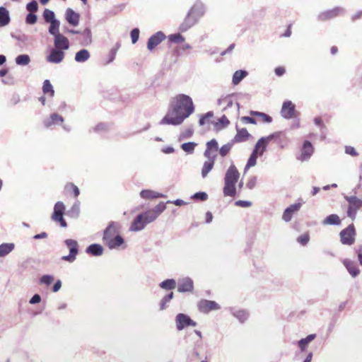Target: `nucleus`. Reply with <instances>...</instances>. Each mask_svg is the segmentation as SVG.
<instances>
[{
  "label": "nucleus",
  "instance_id": "ddd939ff",
  "mask_svg": "<svg viewBox=\"0 0 362 362\" xmlns=\"http://www.w3.org/2000/svg\"><path fill=\"white\" fill-rule=\"evenodd\" d=\"M206 12V7L204 4L200 1L196 2L188 11V13L190 14L196 21L203 17Z\"/></svg>",
  "mask_w": 362,
  "mask_h": 362
},
{
  "label": "nucleus",
  "instance_id": "a18cd8bd",
  "mask_svg": "<svg viewBox=\"0 0 362 362\" xmlns=\"http://www.w3.org/2000/svg\"><path fill=\"white\" fill-rule=\"evenodd\" d=\"M160 287L166 289L172 290L176 286V281L174 279H166L160 284Z\"/></svg>",
  "mask_w": 362,
  "mask_h": 362
},
{
  "label": "nucleus",
  "instance_id": "aec40b11",
  "mask_svg": "<svg viewBox=\"0 0 362 362\" xmlns=\"http://www.w3.org/2000/svg\"><path fill=\"white\" fill-rule=\"evenodd\" d=\"M301 207L300 203H295L287 207L283 214L282 219L285 222H289L295 213H296Z\"/></svg>",
  "mask_w": 362,
  "mask_h": 362
},
{
  "label": "nucleus",
  "instance_id": "e2e57ef3",
  "mask_svg": "<svg viewBox=\"0 0 362 362\" xmlns=\"http://www.w3.org/2000/svg\"><path fill=\"white\" fill-rule=\"evenodd\" d=\"M139 37V30L138 28H134L131 31V38L133 44H135Z\"/></svg>",
  "mask_w": 362,
  "mask_h": 362
},
{
  "label": "nucleus",
  "instance_id": "9b49d317",
  "mask_svg": "<svg viewBox=\"0 0 362 362\" xmlns=\"http://www.w3.org/2000/svg\"><path fill=\"white\" fill-rule=\"evenodd\" d=\"M65 57V52L54 47L49 49V54L46 56V61L51 64H60Z\"/></svg>",
  "mask_w": 362,
  "mask_h": 362
},
{
  "label": "nucleus",
  "instance_id": "6e6552de",
  "mask_svg": "<svg viewBox=\"0 0 362 362\" xmlns=\"http://www.w3.org/2000/svg\"><path fill=\"white\" fill-rule=\"evenodd\" d=\"M278 134H270L267 136L260 138L255 145L253 152L259 156H262L267 150V145L273 140L274 137L277 136Z\"/></svg>",
  "mask_w": 362,
  "mask_h": 362
},
{
  "label": "nucleus",
  "instance_id": "603ef678",
  "mask_svg": "<svg viewBox=\"0 0 362 362\" xmlns=\"http://www.w3.org/2000/svg\"><path fill=\"white\" fill-rule=\"evenodd\" d=\"M233 144L234 143H233V141H232L231 143H228V144H224L223 146H222L221 147V148L219 149L220 155L222 157L226 156L229 153V151H230Z\"/></svg>",
  "mask_w": 362,
  "mask_h": 362
},
{
  "label": "nucleus",
  "instance_id": "69168bd1",
  "mask_svg": "<svg viewBox=\"0 0 362 362\" xmlns=\"http://www.w3.org/2000/svg\"><path fill=\"white\" fill-rule=\"evenodd\" d=\"M309 235L308 233H305L303 235H301L300 236H299L297 239V241L303 245H305L308 241H309Z\"/></svg>",
  "mask_w": 362,
  "mask_h": 362
},
{
  "label": "nucleus",
  "instance_id": "412c9836",
  "mask_svg": "<svg viewBox=\"0 0 362 362\" xmlns=\"http://www.w3.org/2000/svg\"><path fill=\"white\" fill-rule=\"evenodd\" d=\"M313 151L314 149L311 143L308 141H305L298 159L301 161L308 160L313 153Z\"/></svg>",
  "mask_w": 362,
  "mask_h": 362
},
{
  "label": "nucleus",
  "instance_id": "0e129e2a",
  "mask_svg": "<svg viewBox=\"0 0 362 362\" xmlns=\"http://www.w3.org/2000/svg\"><path fill=\"white\" fill-rule=\"evenodd\" d=\"M12 37L21 43L25 44L28 40V36L25 34L12 35Z\"/></svg>",
  "mask_w": 362,
  "mask_h": 362
},
{
  "label": "nucleus",
  "instance_id": "6ab92c4d",
  "mask_svg": "<svg viewBox=\"0 0 362 362\" xmlns=\"http://www.w3.org/2000/svg\"><path fill=\"white\" fill-rule=\"evenodd\" d=\"M165 38V35L161 31H158L150 37L147 43V48L152 51L157 45H158Z\"/></svg>",
  "mask_w": 362,
  "mask_h": 362
},
{
  "label": "nucleus",
  "instance_id": "bf43d9fd",
  "mask_svg": "<svg viewBox=\"0 0 362 362\" xmlns=\"http://www.w3.org/2000/svg\"><path fill=\"white\" fill-rule=\"evenodd\" d=\"M65 189L66 191L72 190L75 197H78L80 194L79 189L76 185H74L73 183H69L66 185Z\"/></svg>",
  "mask_w": 362,
  "mask_h": 362
},
{
  "label": "nucleus",
  "instance_id": "c85d7f7f",
  "mask_svg": "<svg viewBox=\"0 0 362 362\" xmlns=\"http://www.w3.org/2000/svg\"><path fill=\"white\" fill-rule=\"evenodd\" d=\"M207 160L204 163L203 167L202 168V176L203 178H205L209 172L213 169L214 163L216 158H206Z\"/></svg>",
  "mask_w": 362,
  "mask_h": 362
},
{
  "label": "nucleus",
  "instance_id": "6e6d98bb",
  "mask_svg": "<svg viewBox=\"0 0 362 362\" xmlns=\"http://www.w3.org/2000/svg\"><path fill=\"white\" fill-rule=\"evenodd\" d=\"M26 9L30 13H34L35 12H37L38 10V4L35 0H33L26 5Z\"/></svg>",
  "mask_w": 362,
  "mask_h": 362
},
{
  "label": "nucleus",
  "instance_id": "5701e85b",
  "mask_svg": "<svg viewBox=\"0 0 362 362\" xmlns=\"http://www.w3.org/2000/svg\"><path fill=\"white\" fill-rule=\"evenodd\" d=\"M146 225L147 223H145L144 218H142L140 214H139L132 221L129 230L131 231L138 232L143 230Z\"/></svg>",
  "mask_w": 362,
  "mask_h": 362
},
{
  "label": "nucleus",
  "instance_id": "13d9d810",
  "mask_svg": "<svg viewBox=\"0 0 362 362\" xmlns=\"http://www.w3.org/2000/svg\"><path fill=\"white\" fill-rule=\"evenodd\" d=\"M168 38L171 42H175V43L182 42L185 40V38L183 37V36L182 35H180V33L170 35H169Z\"/></svg>",
  "mask_w": 362,
  "mask_h": 362
},
{
  "label": "nucleus",
  "instance_id": "4c0bfd02",
  "mask_svg": "<svg viewBox=\"0 0 362 362\" xmlns=\"http://www.w3.org/2000/svg\"><path fill=\"white\" fill-rule=\"evenodd\" d=\"M247 76V72L244 70L236 71L233 76V83L238 85L245 77Z\"/></svg>",
  "mask_w": 362,
  "mask_h": 362
},
{
  "label": "nucleus",
  "instance_id": "0eeeda50",
  "mask_svg": "<svg viewBox=\"0 0 362 362\" xmlns=\"http://www.w3.org/2000/svg\"><path fill=\"white\" fill-rule=\"evenodd\" d=\"M65 211V206L63 202H57L54 207V212L52 215V219L59 223L60 226L63 228L67 226L66 222L63 218V215Z\"/></svg>",
  "mask_w": 362,
  "mask_h": 362
},
{
  "label": "nucleus",
  "instance_id": "bb28decb",
  "mask_svg": "<svg viewBox=\"0 0 362 362\" xmlns=\"http://www.w3.org/2000/svg\"><path fill=\"white\" fill-rule=\"evenodd\" d=\"M343 264L352 277H356L359 274L360 270L351 260L349 259H344L343 260Z\"/></svg>",
  "mask_w": 362,
  "mask_h": 362
},
{
  "label": "nucleus",
  "instance_id": "79ce46f5",
  "mask_svg": "<svg viewBox=\"0 0 362 362\" xmlns=\"http://www.w3.org/2000/svg\"><path fill=\"white\" fill-rule=\"evenodd\" d=\"M15 62L18 66H27L30 62V57L28 54H20L16 57Z\"/></svg>",
  "mask_w": 362,
  "mask_h": 362
},
{
  "label": "nucleus",
  "instance_id": "8fccbe9b",
  "mask_svg": "<svg viewBox=\"0 0 362 362\" xmlns=\"http://www.w3.org/2000/svg\"><path fill=\"white\" fill-rule=\"evenodd\" d=\"M197 144L194 142H187L182 144V149L187 153H192Z\"/></svg>",
  "mask_w": 362,
  "mask_h": 362
},
{
  "label": "nucleus",
  "instance_id": "20e7f679",
  "mask_svg": "<svg viewBox=\"0 0 362 362\" xmlns=\"http://www.w3.org/2000/svg\"><path fill=\"white\" fill-rule=\"evenodd\" d=\"M345 200L348 202L347 216L351 220H354L358 210L362 208V199L355 195H344Z\"/></svg>",
  "mask_w": 362,
  "mask_h": 362
},
{
  "label": "nucleus",
  "instance_id": "f8f14e48",
  "mask_svg": "<svg viewBox=\"0 0 362 362\" xmlns=\"http://www.w3.org/2000/svg\"><path fill=\"white\" fill-rule=\"evenodd\" d=\"M198 309L201 313H209L212 310L220 309V305L215 301L202 300L198 303Z\"/></svg>",
  "mask_w": 362,
  "mask_h": 362
},
{
  "label": "nucleus",
  "instance_id": "f3484780",
  "mask_svg": "<svg viewBox=\"0 0 362 362\" xmlns=\"http://www.w3.org/2000/svg\"><path fill=\"white\" fill-rule=\"evenodd\" d=\"M218 149V142L216 139H211L206 143V148L204 153L205 158H216Z\"/></svg>",
  "mask_w": 362,
  "mask_h": 362
},
{
  "label": "nucleus",
  "instance_id": "4468645a",
  "mask_svg": "<svg viewBox=\"0 0 362 362\" xmlns=\"http://www.w3.org/2000/svg\"><path fill=\"white\" fill-rule=\"evenodd\" d=\"M194 289V283L191 278L184 277L177 281V291L180 293L192 292Z\"/></svg>",
  "mask_w": 362,
  "mask_h": 362
},
{
  "label": "nucleus",
  "instance_id": "c9c22d12",
  "mask_svg": "<svg viewBox=\"0 0 362 362\" xmlns=\"http://www.w3.org/2000/svg\"><path fill=\"white\" fill-rule=\"evenodd\" d=\"M250 115L257 117V122L270 123L272 121V117L264 112L250 111Z\"/></svg>",
  "mask_w": 362,
  "mask_h": 362
},
{
  "label": "nucleus",
  "instance_id": "f03ea898",
  "mask_svg": "<svg viewBox=\"0 0 362 362\" xmlns=\"http://www.w3.org/2000/svg\"><path fill=\"white\" fill-rule=\"evenodd\" d=\"M240 177V173L238 172L235 165L232 163L226 170L224 177V187L223 193L225 197H235L236 194L235 185Z\"/></svg>",
  "mask_w": 362,
  "mask_h": 362
},
{
  "label": "nucleus",
  "instance_id": "7c9ffc66",
  "mask_svg": "<svg viewBox=\"0 0 362 362\" xmlns=\"http://www.w3.org/2000/svg\"><path fill=\"white\" fill-rule=\"evenodd\" d=\"M10 21L11 18L9 11L6 9V8L0 6V28L8 25Z\"/></svg>",
  "mask_w": 362,
  "mask_h": 362
},
{
  "label": "nucleus",
  "instance_id": "dca6fc26",
  "mask_svg": "<svg viewBox=\"0 0 362 362\" xmlns=\"http://www.w3.org/2000/svg\"><path fill=\"white\" fill-rule=\"evenodd\" d=\"M69 41L66 37L62 34L57 35L54 37V48L66 51L69 48Z\"/></svg>",
  "mask_w": 362,
  "mask_h": 362
},
{
  "label": "nucleus",
  "instance_id": "338daca9",
  "mask_svg": "<svg viewBox=\"0 0 362 362\" xmlns=\"http://www.w3.org/2000/svg\"><path fill=\"white\" fill-rule=\"evenodd\" d=\"M193 134V129L191 128L187 129L185 132L181 133L180 136V139H185L187 138H189Z\"/></svg>",
  "mask_w": 362,
  "mask_h": 362
},
{
  "label": "nucleus",
  "instance_id": "c756f323",
  "mask_svg": "<svg viewBox=\"0 0 362 362\" xmlns=\"http://www.w3.org/2000/svg\"><path fill=\"white\" fill-rule=\"evenodd\" d=\"M140 196L141 198L145 199H156V198H163L165 197V195L151 189H144L140 192Z\"/></svg>",
  "mask_w": 362,
  "mask_h": 362
},
{
  "label": "nucleus",
  "instance_id": "ea45409f",
  "mask_svg": "<svg viewBox=\"0 0 362 362\" xmlns=\"http://www.w3.org/2000/svg\"><path fill=\"white\" fill-rule=\"evenodd\" d=\"M50 25L49 28V33L50 35H53L54 37L61 34L59 33V25L60 22L57 19L55 21H53L52 22H49Z\"/></svg>",
  "mask_w": 362,
  "mask_h": 362
},
{
  "label": "nucleus",
  "instance_id": "39448f33",
  "mask_svg": "<svg viewBox=\"0 0 362 362\" xmlns=\"http://www.w3.org/2000/svg\"><path fill=\"white\" fill-rule=\"evenodd\" d=\"M64 244L69 248V254L68 255L63 256L62 259L69 262H74L76 260V256L78 253V243L73 239H66L64 241Z\"/></svg>",
  "mask_w": 362,
  "mask_h": 362
},
{
  "label": "nucleus",
  "instance_id": "1a4fd4ad",
  "mask_svg": "<svg viewBox=\"0 0 362 362\" xmlns=\"http://www.w3.org/2000/svg\"><path fill=\"white\" fill-rule=\"evenodd\" d=\"M175 324L178 331H181L188 326H197L195 321L192 320L187 315L183 313H179L176 315Z\"/></svg>",
  "mask_w": 362,
  "mask_h": 362
},
{
  "label": "nucleus",
  "instance_id": "052dcab7",
  "mask_svg": "<svg viewBox=\"0 0 362 362\" xmlns=\"http://www.w3.org/2000/svg\"><path fill=\"white\" fill-rule=\"evenodd\" d=\"M37 17L35 13H30L25 18V22L27 24L33 25L37 22Z\"/></svg>",
  "mask_w": 362,
  "mask_h": 362
},
{
  "label": "nucleus",
  "instance_id": "f257e3e1",
  "mask_svg": "<svg viewBox=\"0 0 362 362\" xmlns=\"http://www.w3.org/2000/svg\"><path fill=\"white\" fill-rule=\"evenodd\" d=\"M194 112L192 98L185 94H177L172 98L167 114L160 124L180 125Z\"/></svg>",
  "mask_w": 362,
  "mask_h": 362
},
{
  "label": "nucleus",
  "instance_id": "393cba45",
  "mask_svg": "<svg viewBox=\"0 0 362 362\" xmlns=\"http://www.w3.org/2000/svg\"><path fill=\"white\" fill-rule=\"evenodd\" d=\"M103 241L110 249H115L124 243V239L119 235H117L110 239L103 240Z\"/></svg>",
  "mask_w": 362,
  "mask_h": 362
},
{
  "label": "nucleus",
  "instance_id": "a211bd4d",
  "mask_svg": "<svg viewBox=\"0 0 362 362\" xmlns=\"http://www.w3.org/2000/svg\"><path fill=\"white\" fill-rule=\"evenodd\" d=\"M120 228V224L117 222H111L103 233V239H108L115 237L118 235Z\"/></svg>",
  "mask_w": 362,
  "mask_h": 362
},
{
  "label": "nucleus",
  "instance_id": "4be33fe9",
  "mask_svg": "<svg viewBox=\"0 0 362 362\" xmlns=\"http://www.w3.org/2000/svg\"><path fill=\"white\" fill-rule=\"evenodd\" d=\"M198 23L190 14L187 13L182 23L180 25L179 30L182 33L187 31Z\"/></svg>",
  "mask_w": 362,
  "mask_h": 362
},
{
  "label": "nucleus",
  "instance_id": "b1692460",
  "mask_svg": "<svg viewBox=\"0 0 362 362\" xmlns=\"http://www.w3.org/2000/svg\"><path fill=\"white\" fill-rule=\"evenodd\" d=\"M66 20L67 22L73 25L76 26L79 23V14L76 13L74 10L71 8H67L66 11Z\"/></svg>",
  "mask_w": 362,
  "mask_h": 362
},
{
  "label": "nucleus",
  "instance_id": "49530a36",
  "mask_svg": "<svg viewBox=\"0 0 362 362\" xmlns=\"http://www.w3.org/2000/svg\"><path fill=\"white\" fill-rule=\"evenodd\" d=\"M42 90L45 94H49L50 96H53L54 91L53 87L49 80H45L43 83Z\"/></svg>",
  "mask_w": 362,
  "mask_h": 362
},
{
  "label": "nucleus",
  "instance_id": "72a5a7b5",
  "mask_svg": "<svg viewBox=\"0 0 362 362\" xmlns=\"http://www.w3.org/2000/svg\"><path fill=\"white\" fill-rule=\"evenodd\" d=\"M64 122V119L62 116L58 114L54 113L50 115V117L44 121V124L45 127H49L52 124L60 123L62 124Z\"/></svg>",
  "mask_w": 362,
  "mask_h": 362
},
{
  "label": "nucleus",
  "instance_id": "e433bc0d",
  "mask_svg": "<svg viewBox=\"0 0 362 362\" xmlns=\"http://www.w3.org/2000/svg\"><path fill=\"white\" fill-rule=\"evenodd\" d=\"M15 247V245L12 243H2L0 245V257H4L11 252Z\"/></svg>",
  "mask_w": 362,
  "mask_h": 362
},
{
  "label": "nucleus",
  "instance_id": "3c124183",
  "mask_svg": "<svg viewBox=\"0 0 362 362\" xmlns=\"http://www.w3.org/2000/svg\"><path fill=\"white\" fill-rule=\"evenodd\" d=\"M166 209L165 203L160 202L158 205H156L153 209H151L153 211V214H156V217L158 218L160 214H162Z\"/></svg>",
  "mask_w": 362,
  "mask_h": 362
},
{
  "label": "nucleus",
  "instance_id": "680f3d73",
  "mask_svg": "<svg viewBox=\"0 0 362 362\" xmlns=\"http://www.w3.org/2000/svg\"><path fill=\"white\" fill-rule=\"evenodd\" d=\"M207 198H208L207 194L204 192H197L192 196V199H199L201 201H205L207 199Z\"/></svg>",
  "mask_w": 362,
  "mask_h": 362
},
{
  "label": "nucleus",
  "instance_id": "7ed1b4c3",
  "mask_svg": "<svg viewBox=\"0 0 362 362\" xmlns=\"http://www.w3.org/2000/svg\"><path fill=\"white\" fill-rule=\"evenodd\" d=\"M218 105L222 107V111L235 117L239 115L240 105L235 101L233 95L223 96L218 100Z\"/></svg>",
  "mask_w": 362,
  "mask_h": 362
},
{
  "label": "nucleus",
  "instance_id": "2eb2a0df",
  "mask_svg": "<svg viewBox=\"0 0 362 362\" xmlns=\"http://www.w3.org/2000/svg\"><path fill=\"white\" fill-rule=\"evenodd\" d=\"M344 12V10L341 7H336L331 10L325 11L324 12L320 13L318 15V20L320 21H327L331 18H333L336 16L342 15Z\"/></svg>",
  "mask_w": 362,
  "mask_h": 362
},
{
  "label": "nucleus",
  "instance_id": "864d4df0",
  "mask_svg": "<svg viewBox=\"0 0 362 362\" xmlns=\"http://www.w3.org/2000/svg\"><path fill=\"white\" fill-rule=\"evenodd\" d=\"M173 298V293L170 292L169 294L164 296L160 303V309L161 310L165 309L166 304Z\"/></svg>",
  "mask_w": 362,
  "mask_h": 362
},
{
  "label": "nucleus",
  "instance_id": "5fc2aeb1",
  "mask_svg": "<svg viewBox=\"0 0 362 362\" xmlns=\"http://www.w3.org/2000/svg\"><path fill=\"white\" fill-rule=\"evenodd\" d=\"M84 36L83 45H88L91 42V32L89 28H86L82 33Z\"/></svg>",
  "mask_w": 362,
  "mask_h": 362
},
{
  "label": "nucleus",
  "instance_id": "9d476101",
  "mask_svg": "<svg viewBox=\"0 0 362 362\" xmlns=\"http://www.w3.org/2000/svg\"><path fill=\"white\" fill-rule=\"evenodd\" d=\"M281 115L284 119H289L296 117L298 113L295 105L291 100H286L282 105Z\"/></svg>",
  "mask_w": 362,
  "mask_h": 362
},
{
  "label": "nucleus",
  "instance_id": "473e14b6",
  "mask_svg": "<svg viewBox=\"0 0 362 362\" xmlns=\"http://www.w3.org/2000/svg\"><path fill=\"white\" fill-rule=\"evenodd\" d=\"M86 252L93 256H100L103 253V247L99 244H92L86 248Z\"/></svg>",
  "mask_w": 362,
  "mask_h": 362
},
{
  "label": "nucleus",
  "instance_id": "774afa93",
  "mask_svg": "<svg viewBox=\"0 0 362 362\" xmlns=\"http://www.w3.org/2000/svg\"><path fill=\"white\" fill-rule=\"evenodd\" d=\"M257 184V177L255 176H253L249 179L247 181L246 186L248 189H253Z\"/></svg>",
  "mask_w": 362,
  "mask_h": 362
},
{
  "label": "nucleus",
  "instance_id": "a19ab883",
  "mask_svg": "<svg viewBox=\"0 0 362 362\" xmlns=\"http://www.w3.org/2000/svg\"><path fill=\"white\" fill-rule=\"evenodd\" d=\"M323 225H339L340 224V218L336 214H331L328 216L325 219L322 221Z\"/></svg>",
  "mask_w": 362,
  "mask_h": 362
},
{
  "label": "nucleus",
  "instance_id": "a878e982",
  "mask_svg": "<svg viewBox=\"0 0 362 362\" xmlns=\"http://www.w3.org/2000/svg\"><path fill=\"white\" fill-rule=\"evenodd\" d=\"M250 134L248 133L247 130L245 128L237 129V134L233 139V143H240L247 141L249 137H250Z\"/></svg>",
  "mask_w": 362,
  "mask_h": 362
},
{
  "label": "nucleus",
  "instance_id": "423d86ee",
  "mask_svg": "<svg viewBox=\"0 0 362 362\" xmlns=\"http://www.w3.org/2000/svg\"><path fill=\"white\" fill-rule=\"evenodd\" d=\"M356 230L354 226L350 224L340 232L341 242L344 245H351L355 242Z\"/></svg>",
  "mask_w": 362,
  "mask_h": 362
},
{
  "label": "nucleus",
  "instance_id": "de8ad7c7",
  "mask_svg": "<svg viewBox=\"0 0 362 362\" xmlns=\"http://www.w3.org/2000/svg\"><path fill=\"white\" fill-rule=\"evenodd\" d=\"M230 122L226 115H223L218 121L216 123L215 126L218 129H221L228 126Z\"/></svg>",
  "mask_w": 362,
  "mask_h": 362
},
{
  "label": "nucleus",
  "instance_id": "2f4dec72",
  "mask_svg": "<svg viewBox=\"0 0 362 362\" xmlns=\"http://www.w3.org/2000/svg\"><path fill=\"white\" fill-rule=\"evenodd\" d=\"M231 314L236 317L240 322H244L249 317L248 313L245 310H236L233 308H230Z\"/></svg>",
  "mask_w": 362,
  "mask_h": 362
},
{
  "label": "nucleus",
  "instance_id": "cd10ccee",
  "mask_svg": "<svg viewBox=\"0 0 362 362\" xmlns=\"http://www.w3.org/2000/svg\"><path fill=\"white\" fill-rule=\"evenodd\" d=\"M272 134H278L277 136L274 137L273 139L275 140L276 144L281 148H285L288 144V139L286 136V134L282 132H276L273 133Z\"/></svg>",
  "mask_w": 362,
  "mask_h": 362
},
{
  "label": "nucleus",
  "instance_id": "f704fd0d",
  "mask_svg": "<svg viewBox=\"0 0 362 362\" xmlns=\"http://www.w3.org/2000/svg\"><path fill=\"white\" fill-rule=\"evenodd\" d=\"M90 57V52L87 49H83L76 53L74 59L76 62L83 63L86 62Z\"/></svg>",
  "mask_w": 362,
  "mask_h": 362
},
{
  "label": "nucleus",
  "instance_id": "4d7b16f0",
  "mask_svg": "<svg viewBox=\"0 0 362 362\" xmlns=\"http://www.w3.org/2000/svg\"><path fill=\"white\" fill-rule=\"evenodd\" d=\"M54 281V277L52 275H43L40 279V283L46 286H49Z\"/></svg>",
  "mask_w": 362,
  "mask_h": 362
},
{
  "label": "nucleus",
  "instance_id": "09e8293b",
  "mask_svg": "<svg viewBox=\"0 0 362 362\" xmlns=\"http://www.w3.org/2000/svg\"><path fill=\"white\" fill-rule=\"evenodd\" d=\"M43 18H44L45 22H47V23H49V22L57 20L55 18L54 13L52 11L47 9V8L45 9V11L43 12Z\"/></svg>",
  "mask_w": 362,
  "mask_h": 362
},
{
  "label": "nucleus",
  "instance_id": "58836bf2",
  "mask_svg": "<svg viewBox=\"0 0 362 362\" xmlns=\"http://www.w3.org/2000/svg\"><path fill=\"white\" fill-rule=\"evenodd\" d=\"M80 214V204L77 201L76 202L71 208L68 211L67 215L73 218H76L79 216Z\"/></svg>",
  "mask_w": 362,
  "mask_h": 362
},
{
  "label": "nucleus",
  "instance_id": "37998d69",
  "mask_svg": "<svg viewBox=\"0 0 362 362\" xmlns=\"http://www.w3.org/2000/svg\"><path fill=\"white\" fill-rule=\"evenodd\" d=\"M140 215L144 218L145 223L147 224L153 222L157 218L156 214H153V211L151 209L140 214Z\"/></svg>",
  "mask_w": 362,
  "mask_h": 362
},
{
  "label": "nucleus",
  "instance_id": "c03bdc74",
  "mask_svg": "<svg viewBox=\"0 0 362 362\" xmlns=\"http://www.w3.org/2000/svg\"><path fill=\"white\" fill-rule=\"evenodd\" d=\"M258 156H259L257 154H256L253 151L252 152L250 156L249 157V158L247 160V164H246V165L245 167V169H244L245 173H246V171L249 168L256 165V164H257V159Z\"/></svg>",
  "mask_w": 362,
  "mask_h": 362
}]
</instances>
